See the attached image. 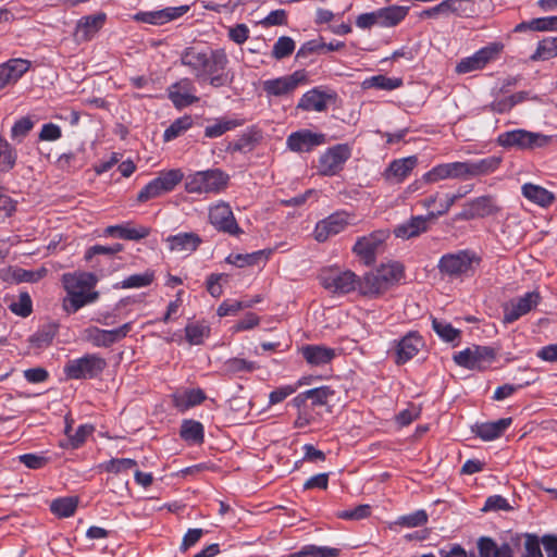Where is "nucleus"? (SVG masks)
<instances>
[{
	"mask_svg": "<svg viewBox=\"0 0 557 557\" xmlns=\"http://www.w3.org/2000/svg\"><path fill=\"white\" fill-rule=\"evenodd\" d=\"M500 162L502 158L491 156L476 161L441 163L426 172L423 175V181L428 184L444 180L467 181L495 172L499 168Z\"/></svg>",
	"mask_w": 557,
	"mask_h": 557,
	"instance_id": "nucleus-1",
	"label": "nucleus"
},
{
	"mask_svg": "<svg viewBox=\"0 0 557 557\" xmlns=\"http://www.w3.org/2000/svg\"><path fill=\"white\" fill-rule=\"evenodd\" d=\"M97 281V276L89 272L64 273L62 284L66 296L62 300L63 310L67 314H72L84 306L96 301L99 294L92 289Z\"/></svg>",
	"mask_w": 557,
	"mask_h": 557,
	"instance_id": "nucleus-2",
	"label": "nucleus"
},
{
	"mask_svg": "<svg viewBox=\"0 0 557 557\" xmlns=\"http://www.w3.org/2000/svg\"><path fill=\"white\" fill-rule=\"evenodd\" d=\"M227 174L219 169H212L188 176L185 187L188 193L195 194L219 193L227 186Z\"/></svg>",
	"mask_w": 557,
	"mask_h": 557,
	"instance_id": "nucleus-3",
	"label": "nucleus"
},
{
	"mask_svg": "<svg viewBox=\"0 0 557 557\" xmlns=\"http://www.w3.org/2000/svg\"><path fill=\"white\" fill-rule=\"evenodd\" d=\"M552 140L553 136L529 132L525 129L505 132L502 133L497 138V143L502 147H516L522 150L542 148L550 144Z\"/></svg>",
	"mask_w": 557,
	"mask_h": 557,
	"instance_id": "nucleus-4",
	"label": "nucleus"
},
{
	"mask_svg": "<svg viewBox=\"0 0 557 557\" xmlns=\"http://www.w3.org/2000/svg\"><path fill=\"white\" fill-rule=\"evenodd\" d=\"M184 174L178 169L163 171L138 193L137 200L145 202L160 197L161 195L173 190L175 186L181 183Z\"/></svg>",
	"mask_w": 557,
	"mask_h": 557,
	"instance_id": "nucleus-5",
	"label": "nucleus"
},
{
	"mask_svg": "<svg viewBox=\"0 0 557 557\" xmlns=\"http://www.w3.org/2000/svg\"><path fill=\"white\" fill-rule=\"evenodd\" d=\"M106 367L107 362L102 357L89 354L67 361L64 373L73 380L92 379L100 374Z\"/></svg>",
	"mask_w": 557,
	"mask_h": 557,
	"instance_id": "nucleus-6",
	"label": "nucleus"
},
{
	"mask_svg": "<svg viewBox=\"0 0 557 557\" xmlns=\"http://www.w3.org/2000/svg\"><path fill=\"white\" fill-rule=\"evenodd\" d=\"M320 282L331 293L348 294L358 289L359 277L349 270L330 268L321 272Z\"/></svg>",
	"mask_w": 557,
	"mask_h": 557,
	"instance_id": "nucleus-7",
	"label": "nucleus"
},
{
	"mask_svg": "<svg viewBox=\"0 0 557 557\" xmlns=\"http://www.w3.org/2000/svg\"><path fill=\"white\" fill-rule=\"evenodd\" d=\"M228 59L224 49L209 50L201 79H208L212 87L225 86L228 83V76L224 72Z\"/></svg>",
	"mask_w": 557,
	"mask_h": 557,
	"instance_id": "nucleus-8",
	"label": "nucleus"
},
{
	"mask_svg": "<svg viewBox=\"0 0 557 557\" xmlns=\"http://www.w3.org/2000/svg\"><path fill=\"white\" fill-rule=\"evenodd\" d=\"M355 215L346 211H337L319 221L314 227L313 236L319 243L342 233L348 225L354 224Z\"/></svg>",
	"mask_w": 557,
	"mask_h": 557,
	"instance_id": "nucleus-9",
	"label": "nucleus"
},
{
	"mask_svg": "<svg viewBox=\"0 0 557 557\" xmlns=\"http://www.w3.org/2000/svg\"><path fill=\"white\" fill-rule=\"evenodd\" d=\"M307 74L305 71H296L290 75L262 82V89L267 98L285 97L294 92L301 84L306 83Z\"/></svg>",
	"mask_w": 557,
	"mask_h": 557,
	"instance_id": "nucleus-10",
	"label": "nucleus"
},
{
	"mask_svg": "<svg viewBox=\"0 0 557 557\" xmlns=\"http://www.w3.org/2000/svg\"><path fill=\"white\" fill-rule=\"evenodd\" d=\"M495 354L486 346H472L457 352L454 356L455 362L470 370L486 369L494 360Z\"/></svg>",
	"mask_w": 557,
	"mask_h": 557,
	"instance_id": "nucleus-11",
	"label": "nucleus"
},
{
	"mask_svg": "<svg viewBox=\"0 0 557 557\" xmlns=\"http://www.w3.org/2000/svg\"><path fill=\"white\" fill-rule=\"evenodd\" d=\"M388 238V232L377 230L369 235L359 237L352 247V251L366 264H371L375 261L376 253L382 248L385 240Z\"/></svg>",
	"mask_w": 557,
	"mask_h": 557,
	"instance_id": "nucleus-12",
	"label": "nucleus"
},
{
	"mask_svg": "<svg viewBox=\"0 0 557 557\" xmlns=\"http://www.w3.org/2000/svg\"><path fill=\"white\" fill-rule=\"evenodd\" d=\"M210 223L220 232L227 233L230 235H239L243 233L238 226L233 211L228 203L219 202L212 206L209 210Z\"/></svg>",
	"mask_w": 557,
	"mask_h": 557,
	"instance_id": "nucleus-13",
	"label": "nucleus"
},
{
	"mask_svg": "<svg viewBox=\"0 0 557 557\" xmlns=\"http://www.w3.org/2000/svg\"><path fill=\"white\" fill-rule=\"evenodd\" d=\"M499 211L496 200L492 196H481L465 205L457 214V220L469 221L476 218L494 215Z\"/></svg>",
	"mask_w": 557,
	"mask_h": 557,
	"instance_id": "nucleus-14",
	"label": "nucleus"
},
{
	"mask_svg": "<svg viewBox=\"0 0 557 557\" xmlns=\"http://www.w3.org/2000/svg\"><path fill=\"white\" fill-rule=\"evenodd\" d=\"M500 51L498 45H491L478 50L474 54L461 59L456 65L458 74H467L482 70L487 63L495 60Z\"/></svg>",
	"mask_w": 557,
	"mask_h": 557,
	"instance_id": "nucleus-15",
	"label": "nucleus"
},
{
	"mask_svg": "<svg viewBox=\"0 0 557 557\" xmlns=\"http://www.w3.org/2000/svg\"><path fill=\"white\" fill-rule=\"evenodd\" d=\"M540 294L537 292H529L522 297L510 300L504 305L503 321L506 324L517 321L522 315L529 313L540 302Z\"/></svg>",
	"mask_w": 557,
	"mask_h": 557,
	"instance_id": "nucleus-16",
	"label": "nucleus"
},
{
	"mask_svg": "<svg viewBox=\"0 0 557 557\" xmlns=\"http://www.w3.org/2000/svg\"><path fill=\"white\" fill-rule=\"evenodd\" d=\"M350 151L347 146L337 145L325 151L319 160V171L323 175H334L349 158Z\"/></svg>",
	"mask_w": 557,
	"mask_h": 557,
	"instance_id": "nucleus-17",
	"label": "nucleus"
},
{
	"mask_svg": "<svg viewBox=\"0 0 557 557\" xmlns=\"http://www.w3.org/2000/svg\"><path fill=\"white\" fill-rule=\"evenodd\" d=\"M473 256L467 251L448 253L441 258L438 269L448 276H459L471 269Z\"/></svg>",
	"mask_w": 557,
	"mask_h": 557,
	"instance_id": "nucleus-18",
	"label": "nucleus"
},
{
	"mask_svg": "<svg viewBox=\"0 0 557 557\" xmlns=\"http://www.w3.org/2000/svg\"><path fill=\"white\" fill-rule=\"evenodd\" d=\"M324 143L325 135L309 129L294 132L286 139L287 147L295 152H308Z\"/></svg>",
	"mask_w": 557,
	"mask_h": 557,
	"instance_id": "nucleus-19",
	"label": "nucleus"
},
{
	"mask_svg": "<svg viewBox=\"0 0 557 557\" xmlns=\"http://www.w3.org/2000/svg\"><path fill=\"white\" fill-rule=\"evenodd\" d=\"M188 10V5L170 7L158 11L138 12L133 18L151 25H163L184 15Z\"/></svg>",
	"mask_w": 557,
	"mask_h": 557,
	"instance_id": "nucleus-20",
	"label": "nucleus"
},
{
	"mask_svg": "<svg viewBox=\"0 0 557 557\" xmlns=\"http://www.w3.org/2000/svg\"><path fill=\"white\" fill-rule=\"evenodd\" d=\"M168 92L176 108H185L198 101V98L194 95L195 86L189 78H183L172 84Z\"/></svg>",
	"mask_w": 557,
	"mask_h": 557,
	"instance_id": "nucleus-21",
	"label": "nucleus"
},
{
	"mask_svg": "<svg viewBox=\"0 0 557 557\" xmlns=\"http://www.w3.org/2000/svg\"><path fill=\"white\" fill-rule=\"evenodd\" d=\"M30 62L25 59H11L0 64V90L15 84L29 69Z\"/></svg>",
	"mask_w": 557,
	"mask_h": 557,
	"instance_id": "nucleus-22",
	"label": "nucleus"
},
{
	"mask_svg": "<svg viewBox=\"0 0 557 557\" xmlns=\"http://www.w3.org/2000/svg\"><path fill=\"white\" fill-rule=\"evenodd\" d=\"M423 347V339L417 333H408L397 344L396 363H406L412 359Z\"/></svg>",
	"mask_w": 557,
	"mask_h": 557,
	"instance_id": "nucleus-23",
	"label": "nucleus"
},
{
	"mask_svg": "<svg viewBox=\"0 0 557 557\" xmlns=\"http://www.w3.org/2000/svg\"><path fill=\"white\" fill-rule=\"evenodd\" d=\"M170 251L178 253H190L201 244V238L196 233H178L168 236L165 239Z\"/></svg>",
	"mask_w": 557,
	"mask_h": 557,
	"instance_id": "nucleus-24",
	"label": "nucleus"
},
{
	"mask_svg": "<svg viewBox=\"0 0 557 557\" xmlns=\"http://www.w3.org/2000/svg\"><path fill=\"white\" fill-rule=\"evenodd\" d=\"M301 352L305 360L314 367L329 364L337 355L336 349L322 345H307Z\"/></svg>",
	"mask_w": 557,
	"mask_h": 557,
	"instance_id": "nucleus-25",
	"label": "nucleus"
},
{
	"mask_svg": "<svg viewBox=\"0 0 557 557\" xmlns=\"http://www.w3.org/2000/svg\"><path fill=\"white\" fill-rule=\"evenodd\" d=\"M106 18L104 13L82 17L76 25L77 38L85 41L90 40L102 28Z\"/></svg>",
	"mask_w": 557,
	"mask_h": 557,
	"instance_id": "nucleus-26",
	"label": "nucleus"
},
{
	"mask_svg": "<svg viewBox=\"0 0 557 557\" xmlns=\"http://www.w3.org/2000/svg\"><path fill=\"white\" fill-rule=\"evenodd\" d=\"M208 54L209 50H199L196 47H189L182 53L181 62L194 73L197 79H201V72H203Z\"/></svg>",
	"mask_w": 557,
	"mask_h": 557,
	"instance_id": "nucleus-27",
	"label": "nucleus"
},
{
	"mask_svg": "<svg viewBox=\"0 0 557 557\" xmlns=\"http://www.w3.org/2000/svg\"><path fill=\"white\" fill-rule=\"evenodd\" d=\"M429 216L417 215L412 216L409 221L397 225L394 228V235L397 238L410 239L419 236L428 231Z\"/></svg>",
	"mask_w": 557,
	"mask_h": 557,
	"instance_id": "nucleus-28",
	"label": "nucleus"
},
{
	"mask_svg": "<svg viewBox=\"0 0 557 557\" xmlns=\"http://www.w3.org/2000/svg\"><path fill=\"white\" fill-rule=\"evenodd\" d=\"M331 99L332 96L330 94L314 88L302 95L297 107L305 111L322 112L327 108Z\"/></svg>",
	"mask_w": 557,
	"mask_h": 557,
	"instance_id": "nucleus-29",
	"label": "nucleus"
},
{
	"mask_svg": "<svg viewBox=\"0 0 557 557\" xmlns=\"http://www.w3.org/2000/svg\"><path fill=\"white\" fill-rule=\"evenodd\" d=\"M150 230L146 226L133 227L129 223L120 225H110L104 230V235L113 236L126 240H140L146 238Z\"/></svg>",
	"mask_w": 557,
	"mask_h": 557,
	"instance_id": "nucleus-30",
	"label": "nucleus"
},
{
	"mask_svg": "<svg viewBox=\"0 0 557 557\" xmlns=\"http://www.w3.org/2000/svg\"><path fill=\"white\" fill-rule=\"evenodd\" d=\"M417 164L416 157H408L394 160L384 172L387 181L399 183L404 181Z\"/></svg>",
	"mask_w": 557,
	"mask_h": 557,
	"instance_id": "nucleus-31",
	"label": "nucleus"
},
{
	"mask_svg": "<svg viewBox=\"0 0 557 557\" xmlns=\"http://www.w3.org/2000/svg\"><path fill=\"white\" fill-rule=\"evenodd\" d=\"M358 290L361 295L375 298L385 293L387 287L381 281L379 273L374 270L359 278Z\"/></svg>",
	"mask_w": 557,
	"mask_h": 557,
	"instance_id": "nucleus-32",
	"label": "nucleus"
},
{
	"mask_svg": "<svg viewBox=\"0 0 557 557\" xmlns=\"http://www.w3.org/2000/svg\"><path fill=\"white\" fill-rule=\"evenodd\" d=\"M511 422V418H502L497 421L481 423L475 426L474 432L483 441H493L503 435Z\"/></svg>",
	"mask_w": 557,
	"mask_h": 557,
	"instance_id": "nucleus-33",
	"label": "nucleus"
},
{
	"mask_svg": "<svg viewBox=\"0 0 557 557\" xmlns=\"http://www.w3.org/2000/svg\"><path fill=\"white\" fill-rule=\"evenodd\" d=\"M409 8L404 5H389L376 10L380 27H394L408 14Z\"/></svg>",
	"mask_w": 557,
	"mask_h": 557,
	"instance_id": "nucleus-34",
	"label": "nucleus"
},
{
	"mask_svg": "<svg viewBox=\"0 0 557 557\" xmlns=\"http://www.w3.org/2000/svg\"><path fill=\"white\" fill-rule=\"evenodd\" d=\"M480 557H513L512 549L509 544L504 543L497 545L490 537H481L478 542Z\"/></svg>",
	"mask_w": 557,
	"mask_h": 557,
	"instance_id": "nucleus-35",
	"label": "nucleus"
},
{
	"mask_svg": "<svg viewBox=\"0 0 557 557\" xmlns=\"http://www.w3.org/2000/svg\"><path fill=\"white\" fill-rule=\"evenodd\" d=\"M522 195L530 201L546 207L554 200V195L546 188L532 183H525L521 187Z\"/></svg>",
	"mask_w": 557,
	"mask_h": 557,
	"instance_id": "nucleus-36",
	"label": "nucleus"
},
{
	"mask_svg": "<svg viewBox=\"0 0 557 557\" xmlns=\"http://www.w3.org/2000/svg\"><path fill=\"white\" fill-rule=\"evenodd\" d=\"M375 271L379 273L381 281L387 289L397 284L404 276V267L399 262L382 264Z\"/></svg>",
	"mask_w": 557,
	"mask_h": 557,
	"instance_id": "nucleus-37",
	"label": "nucleus"
},
{
	"mask_svg": "<svg viewBox=\"0 0 557 557\" xmlns=\"http://www.w3.org/2000/svg\"><path fill=\"white\" fill-rule=\"evenodd\" d=\"M180 434L184 441L199 444L203 441V426L198 421L185 420L182 423Z\"/></svg>",
	"mask_w": 557,
	"mask_h": 557,
	"instance_id": "nucleus-38",
	"label": "nucleus"
},
{
	"mask_svg": "<svg viewBox=\"0 0 557 557\" xmlns=\"http://www.w3.org/2000/svg\"><path fill=\"white\" fill-rule=\"evenodd\" d=\"M78 505L76 497H62L54 499L50 505V510L60 518H67L74 515Z\"/></svg>",
	"mask_w": 557,
	"mask_h": 557,
	"instance_id": "nucleus-39",
	"label": "nucleus"
},
{
	"mask_svg": "<svg viewBox=\"0 0 557 557\" xmlns=\"http://www.w3.org/2000/svg\"><path fill=\"white\" fill-rule=\"evenodd\" d=\"M185 333L190 345H200L209 336L210 327L203 322H190L186 325Z\"/></svg>",
	"mask_w": 557,
	"mask_h": 557,
	"instance_id": "nucleus-40",
	"label": "nucleus"
},
{
	"mask_svg": "<svg viewBox=\"0 0 557 557\" xmlns=\"http://www.w3.org/2000/svg\"><path fill=\"white\" fill-rule=\"evenodd\" d=\"M94 432V426L90 424H82L78 426V429L75 431V433H72L70 435V438H67L64 442H61L60 446L65 449H76L81 447L86 438Z\"/></svg>",
	"mask_w": 557,
	"mask_h": 557,
	"instance_id": "nucleus-41",
	"label": "nucleus"
},
{
	"mask_svg": "<svg viewBox=\"0 0 557 557\" xmlns=\"http://www.w3.org/2000/svg\"><path fill=\"white\" fill-rule=\"evenodd\" d=\"M193 125V119L188 115L180 117L175 120L163 134V139L165 141H171L182 134H184L187 129H189Z\"/></svg>",
	"mask_w": 557,
	"mask_h": 557,
	"instance_id": "nucleus-42",
	"label": "nucleus"
},
{
	"mask_svg": "<svg viewBox=\"0 0 557 557\" xmlns=\"http://www.w3.org/2000/svg\"><path fill=\"white\" fill-rule=\"evenodd\" d=\"M16 162V152L14 148L2 137H0V171H10Z\"/></svg>",
	"mask_w": 557,
	"mask_h": 557,
	"instance_id": "nucleus-43",
	"label": "nucleus"
},
{
	"mask_svg": "<svg viewBox=\"0 0 557 557\" xmlns=\"http://www.w3.org/2000/svg\"><path fill=\"white\" fill-rule=\"evenodd\" d=\"M557 55V38H546L540 41L532 60H549Z\"/></svg>",
	"mask_w": 557,
	"mask_h": 557,
	"instance_id": "nucleus-44",
	"label": "nucleus"
},
{
	"mask_svg": "<svg viewBox=\"0 0 557 557\" xmlns=\"http://www.w3.org/2000/svg\"><path fill=\"white\" fill-rule=\"evenodd\" d=\"M403 85V81L400 78L387 77L384 75L372 76L369 79L364 81L366 87H374L382 90H393Z\"/></svg>",
	"mask_w": 557,
	"mask_h": 557,
	"instance_id": "nucleus-45",
	"label": "nucleus"
},
{
	"mask_svg": "<svg viewBox=\"0 0 557 557\" xmlns=\"http://www.w3.org/2000/svg\"><path fill=\"white\" fill-rule=\"evenodd\" d=\"M432 327L434 332L445 342H453L460 335V331L444 320L432 319Z\"/></svg>",
	"mask_w": 557,
	"mask_h": 557,
	"instance_id": "nucleus-46",
	"label": "nucleus"
},
{
	"mask_svg": "<svg viewBox=\"0 0 557 557\" xmlns=\"http://www.w3.org/2000/svg\"><path fill=\"white\" fill-rule=\"evenodd\" d=\"M206 396L201 389H190L185 392L181 396L175 397V405L178 408L187 409L189 407H194L196 405L201 404L205 400Z\"/></svg>",
	"mask_w": 557,
	"mask_h": 557,
	"instance_id": "nucleus-47",
	"label": "nucleus"
},
{
	"mask_svg": "<svg viewBox=\"0 0 557 557\" xmlns=\"http://www.w3.org/2000/svg\"><path fill=\"white\" fill-rule=\"evenodd\" d=\"M9 309L16 315L26 318L33 312V302L28 293H21L16 301L9 305Z\"/></svg>",
	"mask_w": 557,
	"mask_h": 557,
	"instance_id": "nucleus-48",
	"label": "nucleus"
},
{
	"mask_svg": "<svg viewBox=\"0 0 557 557\" xmlns=\"http://www.w3.org/2000/svg\"><path fill=\"white\" fill-rule=\"evenodd\" d=\"M238 125L236 120H218L214 124L206 126L205 136L208 138H216Z\"/></svg>",
	"mask_w": 557,
	"mask_h": 557,
	"instance_id": "nucleus-49",
	"label": "nucleus"
},
{
	"mask_svg": "<svg viewBox=\"0 0 557 557\" xmlns=\"http://www.w3.org/2000/svg\"><path fill=\"white\" fill-rule=\"evenodd\" d=\"M48 274V269L41 267L37 270H25L17 268L15 271V282L18 283H37Z\"/></svg>",
	"mask_w": 557,
	"mask_h": 557,
	"instance_id": "nucleus-50",
	"label": "nucleus"
},
{
	"mask_svg": "<svg viewBox=\"0 0 557 557\" xmlns=\"http://www.w3.org/2000/svg\"><path fill=\"white\" fill-rule=\"evenodd\" d=\"M257 369V364L243 358H231L224 362V370L231 374L240 372H252Z\"/></svg>",
	"mask_w": 557,
	"mask_h": 557,
	"instance_id": "nucleus-51",
	"label": "nucleus"
},
{
	"mask_svg": "<svg viewBox=\"0 0 557 557\" xmlns=\"http://www.w3.org/2000/svg\"><path fill=\"white\" fill-rule=\"evenodd\" d=\"M295 50V42L290 37H280L273 46L272 57L276 60H282L293 53Z\"/></svg>",
	"mask_w": 557,
	"mask_h": 557,
	"instance_id": "nucleus-52",
	"label": "nucleus"
},
{
	"mask_svg": "<svg viewBox=\"0 0 557 557\" xmlns=\"http://www.w3.org/2000/svg\"><path fill=\"white\" fill-rule=\"evenodd\" d=\"M153 281V273L145 272L133 274L122 281L121 286L123 288H140L148 286Z\"/></svg>",
	"mask_w": 557,
	"mask_h": 557,
	"instance_id": "nucleus-53",
	"label": "nucleus"
},
{
	"mask_svg": "<svg viewBox=\"0 0 557 557\" xmlns=\"http://www.w3.org/2000/svg\"><path fill=\"white\" fill-rule=\"evenodd\" d=\"M86 338L92 343L96 347H109L111 343L109 341L107 330H101L96 326L88 327L86 331Z\"/></svg>",
	"mask_w": 557,
	"mask_h": 557,
	"instance_id": "nucleus-54",
	"label": "nucleus"
},
{
	"mask_svg": "<svg viewBox=\"0 0 557 557\" xmlns=\"http://www.w3.org/2000/svg\"><path fill=\"white\" fill-rule=\"evenodd\" d=\"M137 466V462L131 458H113L104 463V470L112 473H120L131 470Z\"/></svg>",
	"mask_w": 557,
	"mask_h": 557,
	"instance_id": "nucleus-55",
	"label": "nucleus"
},
{
	"mask_svg": "<svg viewBox=\"0 0 557 557\" xmlns=\"http://www.w3.org/2000/svg\"><path fill=\"white\" fill-rule=\"evenodd\" d=\"M307 394L313 406H322L327 404L329 399L334 395V391L329 386H321L307 391Z\"/></svg>",
	"mask_w": 557,
	"mask_h": 557,
	"instance_id": "nucleus-56",
	"label": "nucleus"
},
{
	"mask_svg": "<svg viewBox=\"0 0 557 557\" xmlns=\"http://www.w3.org/2000/svg\"><path fill=\"white\" fill-rule=\"evenodd\" d=\"M251 306H252V302H250V301L225 300L219 306L216 313L219 317H226V315L235 314L239 310L249 308Z\"/></svg>",
	"mask_w": 557,
	"mask_h": 557,
	"instance_id": "nucleus-57",
	"label": "nucleus"
},
{
	"mask_svg": "<svg viewBox=\"0 0 557 557\" xmlns=\"http://www.w3.org/2000/svg\"><path fill=\"white\" fill-rule=\"evenodd\" d=\"M455 11V0H444L435 7L424 10L421 15L424 17H436L441 14L448 15Z\"/></svg>",
	"mask_w": 557,
	"mask_h": 557,
	"instance_id": "nucleus-58",
	"label": "nucleus"
},
{
	"mask_svg": "<svg viewBox=\"0 0 557 557\" xmlns=\"http://www.w3.org/2000/svg\"><path fill=\"white\" fill-rule=\"evenodd\" d=\"M123 250L122 244H113L111 246H102V245H95L87 249L85 253V259L90 260L94 256L97 255H115Z\"/></svg>",
	"mask_w": 557,
	"mask_h": 557,
	"instance_id": "nucleus-59",
	"label": "nucleus"
},
{
	"mask_svg": "<svg viewBox=\"0 0 557 557\" xmlns=\"http://www.w3.org/2000/svg\"><path fill=\"white\" fill-rule=\"evenodd\" d=\"M428 521V515L424 510H417L412 513L399 518V524L416 528L423 525Z\"/></svg>",
	"mask_w": 557,
	"mask_h": 557,
	"instance_id": "nucleus-60",
	"label": "nucleus"
},
{
	"mask_svg": "<svg viewBox=\"0 0 557 557\" xmlns=\"http://www.w3.org/2000/svg\"><path fill=\"white\" fill-rule=\"evenodd\" d=\"M370 515L369 505H359L351 510H342L336 513V517L344 520H360Z\"/></svg>",
	"mask_w": 557,
	"mask_h": 557,
	"instance_id": "nucleus-61",
	"label": "nucleus"
},
{
	"mask_svg": "<svg viewBox=\"0 0 557 557\" xmlns=\"http://www.w3.org/2000/svg\"><path fill=\"white\" fill-rule=\"evenodd\" d=\"M249 28L246 24H237L228 28V38L237 45L244 44L249 37Z\"/></svg>",
	"mask_w": 557,
	"mask_h": 557,
	"instance_id": "nucleus-62",
	"label": "nucleus"
},
{
	"mask_svg": "<svg viewBox=\"0 0 557 557\" xmlns=\"http://www.w3.org/2000/svg\"><path fill=\"white\" fill-rule=\"evenodd\" d=\"M18 460L24 463L28 469H40L45 467L48 459L44 456L36 454H24L18 456Z\"/></svg>",
	"mask_w": 557,
	"mask_h": 557,
	"instance_id": "nucleus-63",
	"label": "nucleus"
},
{
	"mask_svg": "<svg viewBox=\"0 0 557 557\" xmlns=\"http://www.w3.org/2000/svg\"><path fill=\"white\" fill-rule=\"evenodd\" d=\"M524 549L525 555L529 557H543L540 541L536 535L527 534Z\"/></svg>",
	"mask_w": 557,
	"mask_h": 557,
	"instance_id": "nucleus-64",
	"label": "nucleus"
}]
</instances>
